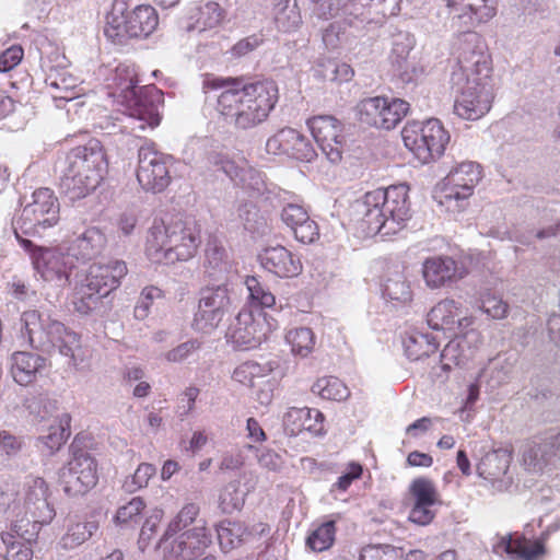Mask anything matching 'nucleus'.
<instances>
[{
  "label": "nucleus",
  "mask_w": 560,
  "mask_h": 560,
  "mask_svg": "<svg viewBox=\"0 0 560 560\" xmlns=\"http://www.w3.org/2000/svg\"><path fill=\"white\" fill-rule=\"evenodd\" d=\"M24 56V50L19 45H13L2 51V72H8L18 66Z\"/></svg>",
  "instance_id": "nucleus-64"
},
{
  "label": "nucleus",
  "mask_w": 560,
  "mask_h": 560,
  "mask_svg": "<svg viewBox=\"0 0 560 560\" xmlns=\"http://www.w3.org/2000/svg\"><path fill=\"white\" fill-rule=\"evenodd\" d=\"M284 338L294 357L304 359L310 357L315 350L316 336L308 327H295L289 329Z\"/></svg>",
  "instance_id": "nucleus-33"
},
{
  "label": "nucleus",
  "mask_w": 560,
  "mask_h": 560,
  "mask_svg": "<svg viewBox=\"0 0 560 560\" xmlns=\"http://www.w3.org/2000/svg\"><path fill=\"white\" fill-rule=\"evenodd\" d=\"M259 260L265 270L281 279L295 278L303 271L301 257L283 245L266 247Z\"/></svg>",
  "instance_id": "nucleus-26"
},
{
  "label": "nucleus",
  "mask_w": 560,
  "mask_h": 560,
  "mask_svg": "<svg viewBox=\"0 0 560 560\" xmlns=\"http://www.w3.org/2000/svg\"><path fill=\"white\" fill-rule=\"evenodd\" d=\"M32 253V259L35 269L45 280L68 279L74 267L73 256L65 253L59 247L46 248L38 247L28 249Z\"/></svg>",
  "instance_id": "nucleus-23"
},
{
  "label": "nucleus",
  "mask_w": 560,
  "mask_h": 560,
  "mask_svg": "<svg viewBox=\"0 0 560 560\" xmlns=\"http://www.w3.org/2000/svg\"><path fill=\"white\" fill-rule=\"evenodd\" d=\"M49 486L42 477H28L23 488V505L10 504L5 509L7 518L11 521V529L25 538L28 526L38 530L40 526L51 523L56 516L54 506L49 503Z\"/></svg>",
  "instance_id": "nucleus-8"
},
{
  "label": "nucleus",
  "mask_w": 560,
  "mask_h": 560,
  "mask_svg": "<svg viewBox=\"0 0 560 560\" xmlns=\"http://www.w3.org/2000/svg\"><path fill=\"white\" fill-rule=\"evenodd\" d=\"M480 303L481 311L493 319H502L508 314V303L489 291L481 295Z\"/></svg>",
  "instance_id": "nucleus-48"
},
{
  "label": "nucleus",
  "mask_w": 560,
  "mask_h": 560,
  "mask_svg": "<svg viewBox=\"0 0 560 560\" xmlns=\"http://www.w3.org/2000/svg\"><path fill=\"white\" fill-rule=\"evenodd\" d=\"M162 298V290L154 285L145 287L141 293L137 305L135 306V317L144 319L149 315L150 307L154 300Z\"/></svg>",
  "instance_id": "nucleus-53"
},
{
  "label": "nucleus",
  "mask_w": 560,
  "mask_h": 560,
  "mask_svg": "<svg viewBox=\"0 0 560 560\" xmlns=\"http://www.w3.org/2000/svg\"><path fill=\"white\" fill-rule=\"evenodd\" d=\"M495 553L505 552L518 560H541L546 553V538L530 539L522 533L502 536L494 545Z\"/></svg>",
  "instance_id": "nucleus-27"
},
{
  "label": "nucleus",
  "mask_w": 560,
  "mask_h": 560,
  "mask_svg": "<svg viewBox=\"0 0 560 560\" xmlns=\"http://www.w3.org/2000/svg\"><path fill=\"white\" fill-rule=\"evenodd\" d=\"M138 78L135 70L126 65L116 67L107 88L109 95L118 97L124 107L122 112L140 121V128H155L160 125L162 116L160 108L164 103L163 92L154 85L138 88Z\"/></svg>",
  "instance_id": "nucleus-6"
},
{
  "label": "nucleus",
  "mask_w": 560,
  "mask_h": 560,
  "mask_svg": "<svg viewBox=\"0 0 560 560\" xmlns=\"http://www.w3.org/2000/svg\"><path fill=\"white\" fill-rule=\"evenodd\" d=\"M231 267L225 247L215 238L209 240L206 247V269L210 276L226 272Z\"/></svg>",
  "instance_id": "nucleus-37"
},
{
  "label": "nucleus",
  "mask_w": 560,
  "mask_h": 560,
  "mask_svg": "<svg viewBox=\"0 0 560 560\" xmlns=\"http://www.w3.org/2000/svg\"><path fill=\"white\" fill-rule=\"evenodd\" d=\"M476 316L463 311L462 303L454 299L439 301L428 313V325L434 330H442L452 338L475 336L480 339V332L475 327Z\"/></svg>",
  "instance_id": "nucleus-12"
},
{
  "label": "nucleus",
  "mask_w": 560,
  "mask_h": 560,
  "mask_svg": "<svg viewBox=\"0 0 560 560\" xmlns=\"http://www.w3.org/2000/svg\"><path fill=\"white\" fill-rule=\"evenodd\" d=\"M482 167L471 161L455 165L441 184V203L460 202L469 199L482 178Z\"/></svg>",
  "instance_id": "nucleus-17"
},
{
  "label": "nucleus",
  "mask_w": 560,
  "mask_h": 560,
  "mask_svg": "<svg viewBox=\"0 0 560 560\" xmlns=\"http://www.w3.org/2000/svg\"><path fill=\"white\" fill-rule=\"evenodd\" d=\"M394 550L382 546H366L360 553V560H394Z\"/></svg>",
  "instance_id": "nucleus-62"
},
{
  "label": "nucleus",
  "mask_w": 560,
  "mask_h": 560,
  "mask_svg": "<svg viewBox=\"0 0 560 560\" xmlns=\"http://www.w3.org/2000/svg\"><path fill=\"white\" fill-rule=\"evenodd\" d=\"M70 416L65 415L57 428L51 427L49 434L45 438V444L50 450H59L66 443L70 436Z\"/></svg>",
  "instance_id": "nucleus-52"
},
{
  "label": "nucleus",
  "mask_w": 560,
  "mask_h": 560,
  "mask_svg": "<svg viewBox=\"0 0 560 560\" xmlns=\"http://www.w3.org/2000/svg\"><path fill=\"white\" fill-rule=\"evenodd\" d=\"M275 20L278 28L283 32L295 30L301 22L296 8L290 7V0H284L277 5Z\"/></svg>",
  "instance_id": "nucleus-46"
},
{
  "label": "nucleus",
  "mask_w": 560,
  "mask_h": 560,
  "mask_svg": "<svg viewBox=\"0 0 560 560\" xmlns=\"http://www.w3.org/2000/svg\"><path fill=\"white\" fill-rule=\"evenodd\" d=\"M211 535L205 525L176 535L163 534L158 548L164 560H195L211 545Z\"/></svg>",
  "instance_id": "nucleus-14"
},
{
  "label": "nucleus",
  "mask_w": 560,
  "mask_h": 560,
  "mask_svg": "<svg viewBox=\"0 0 560 560\" xmlns=\"http://www.w3.org/2000/svg\"><path fill=\"white\" fill-rule=\"evenodd\" d=\"M283 428L292 436L303 432L322 435L325 433V417L318 409L290 407L283 416Z\"/></svg>",
  "instance_id": "nucleus-29"
},
{
  "label": "nucleus",
  "mask_w": 560,
  "mask_h": 560,
  "mask_svg": "<svg viewBox=\"0 0 560 560\" xmlns=\"http://www.w3.org/2000/svg\"><path fill=\"white\" fill-rule=\"evenodd\" d=\"M458 339L453 338L442 350L441 359L444 369H451L452 365H462L466 360V354Z\"/></svg>",
  "instance_id": "nucleus-54"
},
{
  "label": "nucleus",
  "mask_w": 560,
  "mask_h": 560,
  "mask_svg": "<svg viewBox=\"0 0 560 560\" xmlns=\"http://www.w3.org/2000/svg\"><path fill=\"white\" fill-rule=\"evenodd\" d=\"M163 518L162 510H154L152 514L147 517L140 530L138 545L141 551H144L150 545L151 539L155 536L158 527Z\"/></svg>",
  "instance_id": "nucleus-51"
},
{
  "label": "nucleus",
  "mask_w": 560,
  "mask_h": 560,
  "mask_svg": "<svg viewBox=\"0 0 560 560\" xmlns=\"http://www.w3.org/2000/svg\"><path fill=\"white\" fill-rule=\"evenodd\" d=\"M388 298L399 303H408L412 299V292L406 280H388L385 285Z\"/></svg>",
  "instance_id": "nucleus-56"
},
{
  "label": "nucleus",
  "mask_w": 560,
  "mask_h": 560,
  "mask_svg": "<svg viewBox=\"0 0 560 560\" xmlns=\"http://www.w3.org/2000/svg\"><path fill=\"white\" fill-rule=\"evenodd\" d=\"M245 503V493L241 491L238 480L226 483L219 493V508L222 513L232 514L242 510Z\"/></svg>",
  "instance_id": "nucleus-40"
},
{
  "label": "nucleus",
  "mask_w": 560,
  "mask_h": 560,
  "mask_svg": "<svg viewBox=\"0 0 560 560\" xmlns=\"http://www.w3.org/2000/svg\"><path fill=\"white\" fill-rule=\"evenodd\" d=\"M264 322L265 318H255L250 311L242 310L230 326L226 337L238 348H256L267 338L268 330Z\"/></svg>",
  "instance_id": "nucleus-24"
},
{
  "label": "nucleus",
  "mask_w": 560,
  "mask_h": 560,
  "mask_svg": "<svg viewBox=\"0 0 560 560\" xmlns=\"http://www.w3.org/2000/svg\"><path fill=\"white\" fill-rule=\"evenodd\" d=\"M410 105L401 98L375 96L360 103V120L371 127L394 129L408 114Z\"/></svg>",
  "instance_id": "nucleus-16"
},
{
  "label": "nucleus",
  "mask_w": 560,
  "mask_h": 560,
  "mask_svg": "<svg viewBox=\"0 0 560 560\" xmlns=\"http://www.w3.org/2000/svg\"><path fill=\"white\" fill-rule=\"evenodd\" d=\"M466 269L450 256H432L422 264V276L427 287L441 289L462 280Z\"/></svg>",
  "instance_id": "nucleus-25"
},
{
  "label": "nucleus",
  "mask_w": 560,
  "mask_h": 560,
  "mask_svg": "<svg viewBox=\"0 0 560 560\" xmlns=\"http://www.w3.org/2000/svg\"><path fill=\"white\" fill-rule=\"evenodd\" d=\"M97 529L98 523L95 521H71L59 545L63 550L74 549L88 541Z\"/></svg>",
  "instance_id": "nucleus-32"
},
{
  "label": "nucleus",
  "mask_w": 560,
  "mask_h": 560,
  "mask_svg": "<svg viewBox=\"0 0 560 560\" xmlns=\"http://www.w3.org/2000/svg\"><path fill=\"white\" fill-rule=\"evenodd\" d=\"M200 342L197 340H189L180 343L176 348L170 350L165 354V359L168 362H182L186 358H188L192 352L199 349Z\"/></svg>",
  "instance_id": "nucleus-61"
},
{
  "label": "nucleus",
  "mask_w": 560,
  "mask_h": 560,
  "mask_svg": "<svg viewBox=\"0 0 560 560\" xmlns=\"http://www.w3.org/2000/svg\"><path fill=\"white\" fill-rule=\"evenodd\" d=\"M408 495L412 501L408 521L418 526L430 525L436 515L434 506L441 504V495L433 480L424 476L412 479Z\"/></svg>",
  "instance_id": "nucleus-18"
},
{
  "label": "nucleus",
  "mask_w": 560,
  "mask_h": 560,
  "mask_svg": "<svg viewBox=\"0 0 560 560\" xmlns=\"http://www.w3.org/2000/svg\"><path fill=\"white\" fill-rule=\"evenodd\" d=\"M224 18L225 11L221 5L218 2L209 1L189 10L188 30H196L198 32L212 30L220 26Z\"/></svg>",
  "instance_id": "nucleus-31"
},
{
  "label": "nucleus",
  "mask_w": 560,
  "mask_h": 560,
  "mask_svg": "<svg viewBox=\"0 0 560 560\" xmlns=\"http://www.w3.org/2000/svg\"><path fill=\"white\" fill-rule=\"evenodd\" d=\"M312 393L323 399L340 401L349 397L347 385L336 376L319 377L312 386Z\"/></svg>",
  "instance_id": "nucleus-36"
},
{
  "label": "nucleus",
  "mask_w": 560,
  "mask_h": 560,
  "mask_svg": "<svg viewBox=\"0 0 560 560\" xmlns=\"http://www.w3.org/2000/svg\"><path fill=\"white\" fill-rule=\"evenodd\" d=\"M171 156L158 151L153 144L142 145L138 153L137 180L147 192L164 191L171 184Z\"/></svg>",
  "instance_id": "nucleus-13"
},
{
  "label": "nucleus",
  "mask_w": 560,
  "mask_h": 560,
  "mask_svg": "<svg viewBox=\"0 0 560 560\" xmlns=\"http://www.w3.org/2000/svg\"><path fill=\"white\" fill-rule=\"evenodd\" d=\"M102 298H105V295L88 288V282L85 281L73 300L74 310L81 314H89L98 306Z\"/></svg>",
  "instance_id": "nucleus-45"
},
{
  "label": "nucleus",
  "mask_w": 560,
  "mask_h": 560,
  "mask_svg": "<svg viewBox=\"0 0 560 560\" xmlns=\"http://www.w3.org/2000/svg\"><path fill=\"white\" fill-rule=\"evenodd\" d=\"M362 474L363 467L361 464L355 462L349 463L346 471L336 481L335 488L340 491H347L354 480L362 477Z\"/></svg>",
  "instance_id": "nucleus-58"
},
{
  "label": "nucleus",
  "mask_w": 560,
  "mask_h": 560,
  "mask_svg": "<svg viewBox=\"0 0 560 560\" xmlns=\"http://www.w3.org/2000/svg\"><path fill=\"white\" fill-rule=\"evenodd\" d=\"M129 0H114L106 16L104 34L115 45L149 37L159 25V14L150 4L128 8Z\"/></svg>",
  "instance_id": "nucleus-9"
},
{
  "label": "nucleus",
  "mask_w": 560,
  "mask_h": 560,
  "mask_svg": "<svg viewBox=\"0 0 560 560\" xmlns=\"http://www.w3.org/2000/svg\"><path fill=\"white\" fill-rule=\"evenodd\" d=\"M46 370L47 360L37 353L18 351L11 357L10 373L22 386L35 383Z\"/></svg>",
  "instance_id": "nucleus-30"
},
{
  "label": "nucleus",
  "mask_w": 560,
  "mask_h": 560,
  "mask_svg": "<svg viewBox=\"0 0 560 560\" xmlns=\"http://www.w3.org/2000/svg\"><path fill=\"white\" fill-rule=\"evenodd\" d=\"M404 347L406 355L412 361L428 358L439 349V345L435 340L423 334L409 336L404 341Z\"/></svg>",
  "instance_id": "nucleus-38"
},
{
  "label": "nucleus",
  "mask_w": 560,
  "mask_h": 560,
  "mask_svg": "<svg viewBox=\"0 0 560 560\" xmlns=\"http://www.w3.org/2000/svg\"><path fill=\"white\" fill-rule=\"evenodd\" d=\"M401 138L405 147L423 164L441 158L450 142V133L438 118L408 121Z\"/></svg>",
  "instance_id": "nucleus-11"
},
{
  "label": "nucleus",
  "mask_w": 560,
  "mask_h": 560,
  "mask_svg": "<svg viewBox=\"0 0 560 560\" xmlns=\"http://www.w3.org/2000/svg\"><path fill=\"white\" fill-rule=\"evenodd\" d=\"M308 218L306 209L299 203H287L281 211V220L291 231Z\"/></svg>",
  "instance_id": "nucleus-55"
},
{
  "label": "nucleus",
  "mask_w": 560,
  "mask_h": 560,
  "mask_svg": "<svg viewBox=\"0 0 560 560\" xmlns=\"http://www.w3.org/2000/svg\"><path fill=\"white\" fill-rule=\"evenodd\" d=\"M144 508L145 503L141 498H132L128 503L117 510L115 522L120 525H127L137 522Z\"/></svg>",
  "instance_id": "nucleus-49"
},
{
  "label": "nucleus",
  "mask_w": 560,
  "mask_h": 560,
  "mask_svg": "<svg viewBox=\"0 0 560 560\" xmlns=\"http://www.w3.org/2000/svg\"><path fill=\"white\" fill-rule=\"evenodd\" d=\"M22 323L33 347L57 349L60 354L69 358V363L75 369L89 365L91 351L81 345L80 336L62 323L35 310L24 312Z\"/></svg>",
  "instance_id": "nucleus-7"
},
{
  "label": "nucleus",
  "mask_w": 560,
  "mask_h": 560,
  "mask_svg": "<svg viewBox=\"0 0 560 560\" xmlns=\"http://www.w3.org/2000/svg\"><path fill=\"white\" fill-rule=\"evenodd\" d=\"M529 457L545 463L550 462L553 457L560 460V431L549 441L533 446L529 450Z\"/></svg>",
  "instance_id": "nucleus-47"
},
{
  "label": "nucleus",
  "mask_w": 560,
  "mask_h": 560,
  "mask_svg": "<svg viewBox=\"0 0 560 560\" xmlns=\"http://www.w3.org/2000/svg\"><path fill=\"white\" fill-rule=\"evenodd\" d=\"M72 458L62 474L63 491L69 497L84 495L98 481L97 462L88 452L71 445Z\"/></svg>",
  "instance_id": "nucleus-15"
},
{
  "label": "nucleus",
  "mask_w": 560,
  "mask_h": 560,
  "mask_svg": "<svg viewBox=\"0 0 560 560\" xmlns=\"http://www.w3.org/2000/svg\"><path fill=\"white\" fill-rule=\"evenodd\" d=\"M509 469V459L499 452L488 453L478 465L480 476L485 479L495 480Z\"/></svg>",
  "instance_id": "nucleus-42"
},
{
  "label": "nucleus",
  "mask_w": 560,
  "mask_h": 560,
  "mask_svg": "<svg viewBox=\"0 0 560 560\" xmlns=\"http://www.w3.org/2000/svg\"><path fill=\"white\" fill-rule=\"evenodd\" d=\"M336 532L337 527L334 521L320 524L308 534L305 541L306 547L315 552L328 550L335 542Z\"/></svg>",
  "instance_id": "nucleus-39"
},
{
  "label": "nucleus",
  "mask_w": 560,
  "mask_h": 560,
  "mask_svg": "<svg viewBox=\"0 0 560 560\" xmlns=\"http://www.w3.org/2000/svg\"><path fill=\"white\" fill-rule=\"evenodd\" d=\"M307 126L327 159L332 163L341 161L346 142L342 122L334 116L320 115L310 118Z\"/></svg>",
  "instance_id": "nucleus-20"
},
{
  "label": "nucleus",
  "mask_w": 560,
  "mask_h": 560,
  "mask_svg": "<svg viewBox=\"0 0 560 560\" xmlns=\"http://www.w3.org/2000/svg\"><path fill=\"white\" fill-rule=\"evenodd\" d=\"M199 245L200 229L196 223L163 218L155 220L148 232L145 255L155 264L174 265L191 259Z\"/></svg>",
  "instance_id": "nucleus-3"
},
{
  "label": "nucleus",
  "mask_w": 560,
  "mask_h": 560,
  "mask_svg": "<svg viewBox=\"0 0 560 560\" xmlns=\"http://www.w3.org/2000/svg\"><path fill=\"white\" fill-rule=\"evenodd\" d=\"M231 299L225 285L205 288L200 292L194 327L202 332L214 330L226 314Z\"/></svg>",
  "instance_id": "nucleus-19"
},
{
  "label": "nucleus",
  "mask_w": 560,
  "mask_h": 560,
  "mask_svg": "<svg viewBox=\"0 0 560 560\" xmlns=\"http://www.w3.org/2000/svg\"><path fill=\"white\" fill-rule=\"evenodd\" d=\"M264 44V36L261 34H254L238 40L232 48V52L236 57H243L254 51L256 48Z\"/></svg>",
  "instance_id": "nucleus-60"
},
{
  "label": "nucleus",
  "mask_w": 560,
  "mask_h": 560,
  "mask_svg": "<svg viewBox=\"0 0 560 560\" xmlns=\"http://www.w3.org/2000/svg\"><path fill=\"white\" fill-rule=\"evenodd\" d=\"M106 151L96 139L72 148L66 154L60 188L70 199H82L93 192L108 173Z\"/></svg>",
  "instance_id": "nucleus-4"
},
{
  "label": "nucleus",
  "mask_w": 560,
  "mask_h": 560,
  "mask_svg": "<svg viewBox=\"0 0 560 560\" xmlns=\"http://www.w3.org/2000/svg\"><path fill=\"white\" fill-rule=\"evenodd\" d=\"M315 71L322 80L336 83L349 82L354 75L350 65L331 58L320 59Z\"/></svg>",
  "instance_id": "nucleus-34"
},
{
  "label": "nucleus",
  "mask_w": 560,
  "mask_h": 560,
  "mask_svg": "<svg viewBox=\"0 0 560 560\" xmlns=\"http://www.w3.org/2000/svg\"><path fill=\"white\" fill-rule=\"evenodd\" d=\"M218 539L223 549H232L241 542L242 527L235 522H222L217 528Z\"/></svg>",
  "instance_id": "nucleus-50"
},
{
  "label": "nucleus",
  "mask_w": 560,
  "mask_h": 560,
  "mask_svg": "<svg viewBox=\"0 0 560 560\" xmlns=\"http://www.w3.org/2000/svg\"><path fill=\"white\" fill-rule=\"evenodd\" d=\"M253 389V397L261 406H268L271 404L275 385L270 380L267 378V376H261V378L256 382V387Z\"/></svg>",
  "instance_id": "nucleus-59"
},
{
  "label": "nucleus",
  "mask_w": 560,
  "mask_h": 560,
  "mask_svg": "<svg viewBox=\"0 0 560 560\" xmlns=\"http://www.w3.org/2000/svg\"><path fill=\"white\" fill-rule=\"evenodd\" d=\"M106 242V236L100 229L89 228L75 240L78 255L82 259H91L102 253Z\"/></svg>",
  "instance_id": "nucleus-35"
},
{
  "label": "nucleus",
  "mask_w": 560,
  "mask_h": 560,
  "mask_svg": "<svg viewBox=\"0 0 560 560\" xmlns=\"http://www.w3.org/2000/svg\"><path fill=\"white\" fill-rule=\"evenodd\" d=\"M261 376H267V370L265 366L259 363L247 361L235 368L232 374V378L242 384L246 385L250 388L256 387V382L261 378Z\"/></svg>",
  "instance_id": "nucleus-44"
},
{
  "label": "nucleus",
  "mask_w": 560,
  "mask_h": 560,
  "mask_svg": "<svg viewBox=\"0 0 560 560\" xmlns=\"http://www.w3.org/2000/svg\"><path fill=\"white\" fill-rule=\"evenodd\" d=\"M205 93L218 92L214 112L235 130H250L268 120L279 101V88L269 79L245 81L243 77L206 74Z\"/></svg>",
  "instance_id": "nucleus-1"
},
{
  "label": "nucleus",
  "mask_w": 560,
  "mask_h": 560,
  "mask_svg": "<svg viewBox=\"0 0 560 560\" xmlns=\"http://www.w3.org/2000/svg\"><path fill=\"white\" fill-rule=\"evenodd\" d=\"M452 23L457 28H470L487 23L497 14L490 0H445Z\"/></svg>",
  "instance_id": "nucleus-22"
},
{
  "label": "nucleus",
  "mask_w": 560,
  "mask_h": 560,
  "mask_svg": "<svg viewBox=\"0 0 560 560\" xmlns=\"http://www.w3.org/2000/svg\"><path fill=\"white\" fill-rule=\"evenodd\" d=\"M60 220V205L50 188L42 187L33 192V201L26 205L21 213L12 221L14 234L25 249H31L33 243L23 238L21 234L40 235L47 229L58 224Z\"/></svg>",
  "instance_id": "nucleus-10"
},
{
  "label": "nucleus",
  "mask_w": 560,
  "mask_h": 560,
  "mask_svg": "<svg viewBox=\"0 0 560 560\" xmlns=\"http://www.w3.org/2000/svg\"><path fill=\"white\" fill-rule=\"evenodd\" d=\"M455 56L451 71L456 92L454 113L462 119L477 120L491 109L494 98L491 57L485 40L475 32L458 37Z\"/></svg>",
  "instance_id": "nucleus-2"
},
{
  "label": "nucleus",
  "mask_w": 560,
  "mask_h": 560,
  "mask_svg": "<svg viewBox=\"0 0 560 560\" xmlns=\"http://www.w3.org/2000/svg\"><path fill=\"white\" fill-rule=\"evenodd\" d=\"M295 240L302 244H312L319 238L318 224L308 218L292 230Z\"/></svg>",
  "instance_id": "nucleus-57"
},
{
  "label": "nucleus",
  "mask_w": 560,
  "mask_h": 560,
  "mask_svg": "<svg viewBox=\"0 0 560 560\" xmlns=\"http://www.w3.org/2000/svg\"><path fill=\"white\" fill-rule=\"evenodd\" d=\"M245 284L249 292V300L253 304L267 308H271L276 305V296L257 277H247Z\"/></svg>",
  "instance_id": "nucleus-43"
},
{
  "label": "nucleus",
  "mask_w": 560,
  "mask_h": 560,
  "mask_svg": "<svg viewBox=\"0 0 560 560\" xmlns=\"http://www.w3.org/2000/svg\"><path fill=\"white\" fill-rule=\"evenodd\" d=\"M127 272V265L122 260H109L106 264L95 262L90 266L85 281L88 288L107 296L120 285L121 279L126 277Z\"/></svg>",
  "instance_id": "nucleus-28"
},
{
  "label": "nucleus",
  "mask_w": 560,
  "mask_h": 560,
  "mask_svg": "<svg viewBox=\"0 0 560 560\" xmlns=\"http://www.w3.org/2000/svg\"><path fill=\"white\" fill-rule=\"evenodd\" d=\"M266 151L273 155H287L302 162H311L317 153L311 140L296 129L278 130L266 142Z\"/></svg>",
  "instance_id": "nucleus-21"
},
{
  "label": "nucleus",
  "mask_w": 560,
  "mask_h": 560,
  "mask_svg": "<svg viewBox=\"0 0 560 560\" xmlns=\"http://www.w3.org/2000/svg\"><path fill=\"white\" fill-rule=\"evenodd\" d=\"M199 514L200 508L197 503H186L171 520L164 534L176 535L190 529L189 527L195 524Z\"/></svg>",
  "instance_id": "nucleus-41"
},
{
  "label": "nucleus",
  "mask_w": 560,
  "mask_h": 560,
  "mask_svg": "<svg viewBox=\"0 0 560 560\" xmlns=\"http://www.w3.org/2000/svg\"><path fill=\"white\" fill-rule=\"evenodd\" d=\"M33 550L32 548L21 541H14L8 545L5 560H32Z\"/></svg>",
  "instance_id": "nucleus-63"
},
{
  "label": "nucleus",
  "mask_w": 560,
  "mask_h": 560,
  "mask_svg": "<svg viewBox=\"0 0 560 560\" xmlns=\"http://www.w3.org/2000/svg\"><path fill=\"white\" fill-rule=\"evenodd\" d=\"M409 187L392 185L364 195L360 229L366 235L384 236L399 232L410 219Z\"/></svg>",
  "instance_id": "nucleus-5"
}]
</instances>
